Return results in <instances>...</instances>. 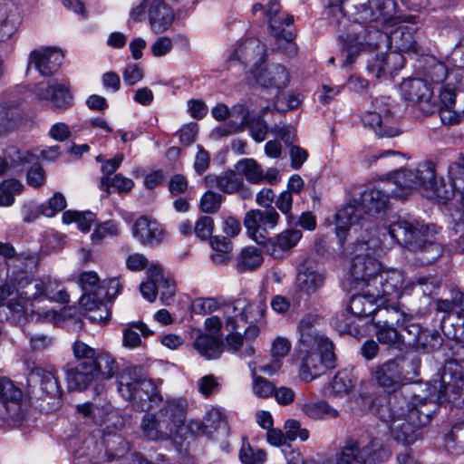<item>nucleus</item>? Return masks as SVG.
<instances>
[{
	"label": "nucleus",
	"instance_id": "nucleus-1",
	"mask_svg": "<svg viewBox=\"0 0 464 464\" xmlns=\"http://www.w3.org/2000/svg\"><path fill=\"white\" fill-rule=\"evenodd\" d=\"M428 397L415 396L409 405L408 418L420 428L428 425L439 405L450 402L457 408L464 407V375L455 362H447L442 372H438L428 383Z\"/></svg>",
	"mask_w": 464,
	"mask_h": 464
},
{
	"label": "nucleus",
	"instance_id": "nucleus-2",
	"mask_svg": "<svg viewBox=\"0 0 464 464\" xmlns=\"http://www.w3.org/2000/svg\"><path fill=\"white\" fill-rule=\"evenodd\" d=\"M188 409L185 397H167L158 411L142 416L140 424L142 436L150 441H167L203 431V422L188 420Z\"/></svg>",
	"mask_w": 464,
	"mask_h": 464
},
{
	"label": "nucleus",
	"instance_id": "nucleus-3",
	"mask_svg": "<svg viewBox=\"0 0 464 464\" xmlns=\"http://www.w3.org/2000/svg\"><path fill=\"white\" fill-rule=\"evenodd\" d=\"M387 28L381 24H350L345 37L339 35L342 55L344 57L343 66L353 63L362 51H376L377 53L367 65L368 72L375 78H381L387 71L392 70L389 66L387 54L390 38Z\"/></svg>",
	"mask_w": 464,
	"mask_h": 464
},
{
	"label": "nucleus",
	"instance_id": "nucleus-4",
	"mask_svg": "<svg viewBox=\"0 0 464 464\" xmlns=\"http://www.w3.org/2000/svg\"><path fill=\"white\" fill-rule=\"evenodd\" d=\"M437 233V227L433 224L399 219L392 223L387 229L384 228L382 236H390L397 243L414 252L422 265H430L436 262L444 251L442 245L433 238Z\"/></svg>",
	"mask_w": 464,
	"mask_h": 464
},
{
	"label": "nucleus",
	"instance_id": "nucleus-5",
	"mask_svg": "<svg viewBox=\"0 0 464 464\" xmlns=\"http://www.w3.org/2000/svg\"><path fill=\"white\" fill-rule=\"evenodd\" d=\"M392 197L390 188L381 185L366 188L360 197V200L353 199L340 208L335 214L336 237L341 247L344 246L346 237L351 228L365 214L373 216L385 211L389 199Z\"/></svg>",
	"mask_w": 464,
	"mask_h": 464
},
{
	"label": "nucleus",
	"instance_id": "nucleus-6",
	"mask_svg": "<svg viewBox=\"0 0 464 464\" xmlns=\"http://www.w3.org/2000/svg\"><path fill=\"white\" fill-rule=\"evenodd\" d=\"M384 187L390 188L392 196L394 198H404L416 188L430 190L434 196L446 200L453 197V191L446 188L444 180L442 179L440 181L437 180L435 165L430 160L420 163L415 169L395 171L384 182Z\"/></svg>",
	"mask_w": 464,
	"mask_h": 464
},
{
	"label": "nucleus",
	"instance_id": "nucleus-7",
	"mask_svg": "<svg viewBox=\"0 0 464 464\" xmlns=\"http://www.w3.org/2000/svg\"><path fill=\"white\" fill-rule=\"evenodd\" d=\"M118 392L136 411L152 413L160 409L165 400L153 380L147 378L140 367H129L122 371L118 380Z\"/></svg>",
	"mask_w": 464,
	"mask_h": 464
},
{
	"label": "nucleus",
	"instance_id": "nucleus-8",
	"mask_svg": "<svg viewBox=\"0 0 464 464\" xmlns=\"http://www.w3.org/2000/svg\"><path fill=\"white\" fill-rule=\"evenodd\" d=\"M397 7L395 0H346L332 8L335 16L339 13L345 18L340 22V25L345 28L348 21H352V24H381L388 27V24L401 18Z\"/></svg>",
	"mask_w": 464,
	"mask_h": 464
},
{
	"label": "nucleus",
	"instance_id": "nucleus-9",
	"mask_svg": "<svg viewBox=\"0 0 464 464\" xmlns=\"http://www.w3.org/2000/svg\"><path fill=\"white\" fill-rule=\"evenodd\" d=\"M398 275H388L383 278L373 280L369 286H359L362 294L354 295L349 303L350 312L357 317H372L374 325H379L378 302L384 304L391 297L398 296L401 293Z\"/></svg>",
	"mask_w": 464,
	"mask_h": 464
},
{
	"label": "nucleus",
	"instance_id": "nucleus-10",
	"mask_svg": "<svg viewBox=\"0 0 464 464\" xmlns=\"http://www.w3.org/2000/svg\"><path fill=\"white\" fill-rule=\"evenodd\" d=\"M401 17L394 22L392 24H388V27L398 24V26L390 31L389 38V50L393 49L394 52L388 55L389 63L394 62L395 66L392 69H401L403 67V57L401 54L402 52H412L419 53L421 52L420 44L419 26L417 25L415 16L401 15ZM391 66V64H389Z\"/></svg>",
	"mask_w": 464,
	"mask_h": 464
},
{
	"label": "nucleus",
	"instance_id": "nucleus-11",
	"mask_svg": "<svg viewBox=\"0 0 464 464\" xmlns=\"http://www.w3.org/2000/svg\"><path fill=\"white\" fill-rule=\"evenodd\" d=\"M276 194L272 188H264L256 195V203L265 208L264 210L251 209L244 218V226L248 237L256 243L265 242L267 227L274 228L279 220V214L272 203L275 202Z\"/></svg>",
	"mask_w": 464,
	"mask_h": 464
},
{
	"label": "nucleus",
	"instance_id": "nucleus-12",
	"mask_svg": "<svg viewBox=\"0 0 464 464\" xmlns=\"http://www.w3.org/2000/svg\"><path fill=\"white\" fill-rule=\"evenodd\" d=\"M392 104L388 97L374 98L361 115L364 128L372 130L379 138H394L401 134L398 120L392 111Z\"/></svg>",
	"mask_w": 464,
	"mask_h": 464
},
{
	"label": "nucleus",
	"instance_id": "nucleus-13",
	"mask_svg": "<svg viewBox=\"0 0 464 464\" xmlns=\"http://www.w3.org/2000/svg\"><path fill=\"white\" fill-rule=\"evenodd\" d=\"M381 449L380 440L368 431L350 437L337 454L336 464H372Z\"/></svg>",
	"mask_w": 464,
	"mask_h": 464
},
{
	"label": "nucleus",
	"instance_id": "nucleus-14",
	"mask_svg": "<svg viewBox=\"0 0 464 464\" xmlns=\"http://www.w3.org/2000/svg\"><path fill=\"white\" fill-rule=\"evenodd\" d=\"M27 408L22 390L7 377L0 376V426L20 424Z\"/></svg>",
	"mask_w": 464,
	"mask_h": 464
},
{
	"label": "nucleus",
	"instance_id": "nucleus-15",
	"mask_svg": "<svg viewBox=\"0 0 464 464\" xmlns=\"http://www.w3.org/2000/svg\"><path fill=\"white\" fill-rule=\"evenodd\" d=\"M398 275L401 278L399 289L404 284V276L399 270L381 271L380 262L373 256L367 254L356 253L351 266V276L356 286H369L370 283L385 276Z\"/></svg>",
	"mask_w": 464,
	"mask_h": 464
},
{
	"label": "nucleus",
	"instance_id": "nucleus-16",
	"mask_svg": "<svg viewBox=\"0 0 464 464\" xmlns=\"http://www.w3.org/2000/svg\"><path fill=\"white\" fill-rule=\"evenodd\" d=\"M40 256L36 252L30 250L16 254L6 262L7 282L2 286L0 297L5 300L11 297L14 293L15 282L21 277L28 276V273L38 266Z\"/></svg>",
	"mask_w": 464,
	"mask_h": 464
},
{
	"label": "nucleus",
	"instance_id": "nucleus-17",
	"mask_svg": "<svg viewBox=\"0 0 464 464\" xmlns=\"http://www.w3.org/2000/svg\"><path fill=\"white\" fill-rule=\"evenodd\" d=\"M81 368H90L95 376L104 380L112 378L119 370L114 357L105 350H72Z\"/></svg>",
	"mask_w": 464,
	"mask_h": 464
},
{
	"label": "nucleus",
	"instance_id": "nucleus-18",
	"mask_svg": "<svg viewBox=\"0 0 464 464\" xmlns=\"http://www.w3.org/2000/svg\"><path fill=\"white\" fill-rule=\"evenodd\" d=\"M298 356L302 359L300 376L305 382H310L327 369L335 367L334 350H299Z\"/></svg>",
	"mask_w": 464,
	"mask_h": 464
},
{
	"label": "nucleus",
	"instance_id": "nucleus-19",
	"mask_svg": "<svg viewBox=\"0 0 464 464\" xmlns=\"http://www.w3.org/2000/svg\"><path fill=\"white\" fill-rule=\"evenodd\" d=\"M401 91L404 100L419 104L424 114L435 112L436 100L430 85L419 78L404 80L401 84Z\"/></svg>",
	"mask_w": 464,
	"mask_h": 464
},
{
	"label": "nucleus",
	"instance_id": "nucleus-20",
	"mask_svg": "<svg viewBox=\"0 0 464 464\" xmlns=\"http://www.w3.org/2000/svg\"><path fill=\"white\" fill-rule=\"evenodd\" d=\"M324 281V269L315 261L306 259L299 265L295 285L301 293L311 296L323 287Z\"/></svg>",
	"mask_w": 464,
	"mask_h": 464
},
{
	"label": "nucleus",
	"instance_id": "nucleus-21",
	"mask_svg": "<svg viewBox=\"0 0 464 464\" xmlns=\"http://www.w3.org/2000/svg\"><path fill=\"white\" fill-rule=\"evenodd\" d=\"M317 318L314 315L304 316L297 324L298 343L306 348H334L329 336L315 327Z\"/></svg>",
	"mask_w": 464,
	"mask_h": 464
},
{
	"label": "nucleus",
	"instance_id": "nucleus-22",
	"mask_svg": "<svg viewBox=\"0 0 464 464\" xmlns=\"http://www.w3.org/2000/svg\"><path fill=\"white\" fill-rule=\"evenodd\" d=\"M386 409L378 410L379 417L382 420L390 423L392 437L398 442L404 445H411L420 438V430L421 429L415 421H411L408 415L403 417H387L382 413Z\"/></svg>",
	"mask_w": 464,
	"mask_h": 464
},
{
	"label": "nucleus",
	"instance_id": "nucleus-23",
	"mask_svg": "<svg viewBox=\"0 0 464 464\" xmlns=\"http://www.w3.org/2000/svg\"><path fill=\"white\" fill-rule=\"evenodd\" d=\"M37 96L41 100L49 101L51 107L56 111H64L73 105V98L69 85L51 80L45 87L39 86Z\"/></svg>",
	"mask_w": 464,
	"mask_h": 464
},
{
	"label": "nucleus",
	"instance_id": "nucleus-24",
	"mask_svg": "<svg viewBox=\"0 0 464 464\" xmlns=\"http://www.w3.org/2000/svg\"><path fill=\"white\" fill-rule=\"evenodd\" d=\"M280 8L278 0H269L265 14L268 17L271 34L276 38H282L290 43L295 38V34L290 29L294 22V16L289 14L281 13Z\"/></svg>",
	"mask_w": 464,
	"mask_h": 464
},
{
	"label": "nucleus",
	"instance_id": "nucleus-25",
	"mask_svg": "<svg viewBox=\"0 0 464 464\" xmlns=\"http://www.w3.org/2000/svg\"><path fill=\"white\" fill-rule=\"evenodd\" d=\"M63 55L56 48L33 50L29 55V63H33L42 76L54 74L63 63Z\"/></svg>",
	"mask_w": 464,
	"mask_h": 464
},
{
	"label": "nucleus",
	"instance_id": "nucleus-26",
	"mask_svg": "<svg viewBox=\"0 0 464 464\" xmlns=\"http://www.w3.org/2000/svg\"><path fill=\"white\" fill-rule=\"evenodd\" d=\"M121 285L118 278H111L103 281L102 285L96 289L92 295H82L80 298V304L88 311L100 310L105 302H111L120 294Z\"/></svg>",
	"mask_w": 464,
	"mask_h": 464
},
{
	"label": "nucleus",
	"instance_id": "nucleus-27",
	"mask_svg": "<svg viewBox=\"0 0 464 464\" xmlns=\"http://www.w3.org/2000/svg\"><path fill=\"white\" fill-rule=\"evenodd\" d=\"M133 237L144 246H157L164 239V230L157 220L140 217L132 226Z\"/></svg>",
	"mask_w": 464,
	"mask_h": 464
},
{
	"label": "nucleus",
	"instance_id": "nucleus-28",
	"mask_svg": "<svg viewBox=\"0 0 464 464\" xmlns=\"http://www.w3.org/2000/svg\"><path fill=\"white\" fill-rule=\"evenodd\" d=\"M267 234L266 235V237ZM302 237V231L299 229H286L273 238L265 239L266 251L274 258H283L296 246Z\"/></svg>",
	"mask_w": 464,
	"mask_h": 464
},
{
	"label": "nucleus",
	"instance_id": "nucleus-29",
	"mask_svg": "<svg viewBox=\"0 0 464 464\" xmlns=\"http://www.w3.org/2000/svg\"><path fill=\"white\" fill-rule=\"evenodd\" d=\"M266 45L258 39L249 38L237 44L229 56V62L239 61L242 63H262L266 56Z\"/></svg>",
	"mask_w": 464,
	"mask_h": 464
},
{
	"label": "nucleus",
	"instance_id": "nucleus-30",
	"mask_svg": "<svg viewBox=\"0 0 464 464\" xmlns=\"http://www.w3.org/2000/svg\"><path fill=\"white\" fill-rule=\"evenodd\" d=\"M150 28L155 34L167 31L174 21L172 8L163 0H152L148 9Z\"/></svg>",
	"mask_w": 464,
	"mask_h": 464
},
{
	"label": "nucleus",
	"instance_id": "nucleus-31",
	"mask_svg": "<svg viewBox=\"0 0 464 464\" xmlns=\"http://www.w3.org/2000/svg\"><path fill=\"white\" fill-rule=\"evenodd\" d=\"M204 327L206 333L197 331L194 348H221L223 344L221 319L217 315L208 317L204 322Z\"/></svg>",
	"mask_w": 464,
	"mask_h": 464
},
{
	"label": "nucleus",
	"instance_id": "nucleus-32",
	"mask_svg": "<svg viewBox=\"0 0 464 464\" xmlns=\"http://www.w3.org/2000/svg\"><path fill=\"white\" fill-rule=\"evenodd\" d=\"M35 160V154L29 150H22L14 146L7 147L4 151V158L0 157V176L7 170L13 174L22 173L25 163Z\"/></svg>",
	"mask_w": 464,
	"mask_h": 464
},
{
	"label": "nucleus",
	"instance_id": "nucleus-33",
	"mask_svg": "<svg viewBox=\"0 0 464 464\" xmlns=\"http://www.w3.org/2000/svg\"><path fill=\"white\" fill-rule=\"evenodd\" d=\"M30 382L38 383L43 393L52 398L60 397L62 395V389L59 385L56 372L53 369L46 370L40 366H28Z\"/></svg>",
	"mask_w": 464,
	"mask_h": 464
},
{
	"label": "nucleus",
	"instance_id": "nucleus-34",
	"mask_svg": "<svg viewBox=\"0 0 464 464\" xmlns=\"http://www.w3.org/2000/svg\"><path fill=\"white\" fill-rule=\"evenodd\" d=\"M380 235L381 232L377 227L367 226L364 235H361V237L353 243L352 249L348 252L352 260L355 257L357 252L374 256L376 249L381 247L382 242Z\"/></svg>",
	"mask_w": 464,
	"mask_h": 464
},
{
	"label": "nucleus",
	"instance_id": "nucleus-35",
	"mask_svg": "<svg viewBox=\"0 0 464 464\" xmlns=\"http://www.w3.org/2000/svg\"><path fill=\"white\" fill-rule=\"evenodd\" d=\"M19 23V11L12 1L0 3V43L8 40Z\"/></svg>",
	"mask_w": 464,
	"mask_h": 464
},
{
	"label": "nucleus",
	"instance_id": "nucleus-36",
	"mask_svg": "<svg viewBox=\"0 0 464 464\" xmlns=\"http://www.w3.org/2000/svg\"><path fill=\"white\" fill-rule=\"evenodd\" d=\"M204 181L208 188H217L224 193L233 194L243 186V179L234 170H227L222 175L218 176L208 174L204 178Z\"/></svg>",
	"mask_w": 464,
	"mask_h": 464
},
{
	"label": "nucleus",
	"instance_id": "nucleus-37",
	"mask_svg": "<svg viewBox=\"0 0 464 464\" xmlns=\"http://www.w3.org/2000/svg\"><path fill=\"white\" fill-rule=\"evenodd\" d=\"M384 304L378 302L379 310V325L392 326L398 325L405 316H413L420 314V309H409L408 311L401 310L397 304Z\"/></svg>",
	"mask_w": 464,
	"mask_h": 464
},
{
	"label": "nucleus",
	"instance_id": "nucleus-38",
	"mask_svg": "<svg viewBox=\"0 0 464 464\" xmlns=\"http://www.w3.org/2000/svg\"><path fill=\"white\" fill-rule=\"evenodd\" d=\"M76 411L83 418L96 425L104 424L112 412V405L106 400L103 402H84L76 406Z\"/></svg>",
	"mask_w": 464,
	"mask_h": 464
},
{
	"label": "nucleus",
	"instance_id": "nucleus-39",
	"mask_svg": "<svg viewBox=\"0 0 464 464\" xmlns=\"http://www.w3.org/2000/svg\"><path fill=\"white\" fill-rule=\"evenodd\" d=\"M147 275L151 280L156 281L157 293L160 292V300L163 304L169 305L176 294V285L174 281L164 276L160 266L152 264L148 267Z\"/></svg>",
	"mask_w": 464,
	"mask_h": 464
},
{
	"label": "nucleus",
	"instance_id": "nucleus-40",
	"mask_svg": "<svg viewBox=\"0 0 464 464\" xmlns=\"http://www.w3.org/2000/svg\"><path fill=\"white\" fill-rule=\"evenodd\" d=\"M256 82L264 87L285 88L289 82V75L281 64H274L265 72L256 75Z\"/></svg>",
	"mask_w": 464,
	"mask_h": 464
},
{
	"label": "nucleus",
	"instance_id": "nucleus-41",
	"mask_svg": "<svg viewBox=\"0 0 464 464\" xmlns=\"http://www.w3.org/2000/svg\"><path fill=\"white\" fill-rule=\"evenodd\" d=\"M376 380L379 385L387 389H395L403 382L399 362L395 359L388 361L376 371Z\"/></svg>",
	"mask_w": 464,
	"mask_h": 464
},
{
	"label": "nucleus",
	"instance_id": "nucleus-42",
	"mask_svg": "<svg viewBox=\"0 0 464 464\" xmlns=\"http://www.w3.org/2000/svg\"><path fill=\"white\" fill-rule=\"evenodd\" d=\"M44 282L42 279H31L29 276L21 277L15 282L14 293L21 300L31 301L43 296Z\"/></svg>",
	"mask_w": 464,
	"mask_h": 464
},
{
	"label": "nucleus",
	"instance_id": "nucleus-43",
	"mask_svg": "<svg viewBox=\"0 0 464 464\" xmlns=\"http://www.w3.org/2000/svg\"><path fill=\"white\" fill-rule=\"evenodd\" d=\"M301 411L314 420L335 419L339 416L338 411L325 401L304 403Z\"/></svg>",
	"mask_w": 464,
	"mask_h": 464
},
{
	"label": "nucleus",
	"instance_id": "nucleus-44",
	"mask_svg": "<svg viewBox=\"0 0 464 464\" xmlns=\"http://www.w3.org/2000/svg\"><path fill=\"white\" fill-rule=\"evenodd\" d=\"M95 375L90 368H81L80 361L73 369L68 371L67 382L69 390L84 391L93 381Z\"/></svg>",
	"mask_w": 464,
	"mask_h": 464
},
{
	"label": "nucleus",
	"instance_id": "nucleus-45",
	"mask_svg": "<svg viewBox=\"0 0 464 464\" xmlns=\"http://www.w3.org/2000/svg\"><path fill=\"white\" fill-rule=\"evenodd\" d=\"M263 263L261 252L255 246L244 248L237 258L236 269L243 274L258 268Z\"/></svg>",
	"mask_w": 464,
	"mask_h": 464
},
{
	"label": "nucleus",
	"instance_id": "nucleus-46",
	"mask_svg": "<svg viewBox=\"0 0 464 464\" xmlns=\"http://www.w3.org/2000/svg\"><path fill=\"white\" fill-rule=\"evenodd\" d=\"M439 287V279L434 276L429 275L417 277L415 280L405 285L404 287L402 286L401 291L408 292L414 290L418 295L421 294L426 297H430L437 294Z\"/></svg>",
	"mask_w": 464,
	"mask_h": 464
},
{
	"label": "nucleus",
	"instance_id": "nucleus-47",
	"mask_svg": "<svg viewBox=\"0 0 464 464\" xmlns=\"http://www.w3.org/2000/svg\"><path fill=\"white\" fill-rule=\"evenodd\" d=\"M123 345L129 347H137L140 345H146L142 343L141 337L147 338L152 334V332L142 322L131 323L127 325L123 331Z\"/></svg>",
	"mask_w": 464,
	"mask_h": 464
},
{
	"label": "nucleus",
	"instance_id": "nucleus-48",
	"mask_svg": "<svg viewBox=\"0 0 464 464\" xmlns=\"http://www.w3.org/2000/svg\"><path fill=\"white\" fill-rule=\"evenodd\" d=\"M237 174L244 176L246 180L253 184L262 183L263 169L254 159H242L235 166Z\"/></svg>",
	"mask_w": 464,
	"mask_h": 464
},
{
	"label": "nucleus",
	"instance_id": "nucleus-49",
	"mask_svg": "<svg viewBox=\"0 0 464 464\" xmlns=\"http://www.w3.org/2000/svg\"><path fill=\"white\" fill-rule=\"evenodd\" d=\"M395 360L399 362V369L401 371L403 381L412 379L418 375L420 360L414 350H407L403 356L397 357Z\"/></svg>",
	"mask_w": 464,
	"mask_h": 464
},
{
	"label": "nucleus",
	"instance_id": "nucleus-50",
	"mask_svg": "<svg viewBox=\"0 0 464 464\" xmlns=\"http://www.w3.org/2000/svg\"><path fill=\"white\" fill-rule=\"evenodd\" d=\"M24 314V301L11 298L0 303V320L15 321Z\"/></svg>",
	"mask_w": 464,
	"mask_h": 464
},
{
	"label": "nucleus",
	"instance_id": "nucleus-51",
	"mask_svg": "<svg viewBox=\"0 0 464 464\" xmlns=\"http://www.w3.org/2000/svg\"><path fill=\"white\" fill-rule=\"evenodd\" d=\"M95 219V216L91 211H75V210H67L63 214V221L66 224H70L72 222H76L78 227L82 232H88L91 229V227Z\"/></svg>",
	"mask_w": 464,
	"mask_h": 464
},
{
	"label": "nucleus",
	"instance_id": "nucleus-52",
	"mask_svg": "<svg viewBox=\"0 0 464 464\" xmlns=\"http://www.w3.org/2000/svg\"><path fill=\"white\" fill-rule=\"evenodd\" d=\"M24 186L17 179H5L0 184V206L9 207L14 202V195L19 194Z\"/></svg>",
	"mask_w": 464,
	"mask_h": 464
},
{
	"label": "nucleus",
	"instance_id": "nucleus-53",
	"mask_svg": "<svg viewBox=\"0 0 464 464\" xmlns=\"http://www.w3.org/2000/svg\"><path fill=\"white\" fill-rule=\"evenodd\" d=\"M354 385L355 379L345 370L338 372L331 383L332 392L338 396L347 394Z\"/></svg>",
	"mask_w": 464,
	"mask_h": 464
},
{
	"label": "nucleus",
	"instance_id": "nucleus-54",
	"mask_svg": "<svg viewBox=\"0 0 464 464\" xmlns=\"http://www.w3.org/2000/svg\"><path fill=\"white\" fill-rule=\"evenodd\" d=\"M66 208V199L61 192H56L48 200L46 204L41 205V213L43 216L52 218L58 212L63 211Z\"/></svg>",
	"mask_w": 464,
	"mask_h": 464
},
{
	"label": "nucleus",
	"instance_id": "nucleus-55",
	"mask_svg": "<svg viewBox=\"0 0 464 464\" xmlns=\"http://www.w3.org/2000/svg\"><path fill=\"white\" fill-rule=\"evenodd\" d=\"M101 182L103 187H106L107 192L110 187L115 188L119 192H129L134 186L132 179L121 174H116L113 178L102 177Z\"/></svg>",
	"mask_w": 464,
	"mask_h": 464
},
{
	"label": "nucleus",
	"instance_id": "nucleus-56",
	"mask_svg": "<svg viewBox=\"0 0 464 464\" xmlns=\"http://www.w3.org/2000/svg\"><path fill=\"white\" fill-rule=\"evenodd\" d=\"M38 157L31 163H25L24 167L30 165L26 174L27 184L34 188H39L45 182V172L43 167L37 162Z\"/></svg>",
	"mask_w": 464,
	"mask_h": 464
},
{
	"label": "nucleus",
	"instance_id": "nucleus-57",
	"mask_svg": "<svg viewBox=\"0 0 464 464\" xmlns=\"http://www.w3.org/2000/svg\"><path fill=\"white\" fill-rule=\"evenodd\" d=\"M259 334V329L256 325H249L245 330L244 335L240 333H230L227 334L226 340L227 344L232 348H238L244 344V340H251L256 338Z\"/></svg>",
	"mask_w": 464,
	"mask_h": 464
},
{
	"label": "nucleus",
	"instance_id": "nucleus-58",
	"mask_svg": "<svg viewBox=\"0 0 464 464\" xmlns=\"http://www.w3.org/2000/svg\"><path fill=\"white\" fill-rule=\"evenodd\" d=\"M223 197L212 190L207 191L200 199V209L204 213L214 214L220 208Z\"/></svg>",
	"mask_w": 464,
	"mask_h": 464
},
{
	"label": "nucleus",
	"instance_id": "nucleus-59",
	"mask_svg": "<svg viewBox=\"0 0 464 464\" xmlns=\"http://www.w3.org/2000/svg\"><path fill=\"white\" fill-rule=\"evenodd\" d=\"M443 339L438 331L425 330L417 337L416 348H440Z\"/></svg>",
	"mask_w": 464,
	"mask_h": 464
},
{
	"label": "nucleus",
	"instance_id": "nucleus-60",
	"mask_svg": "<svg viewBox=\"0 0 464 464\" xmlns=\"http://www.w3.org/2000/svg\"><path fill=\"white\" fill-rule=\"evenodd\" d=\"M446 443L450 448L459 452L464 451V422L453 425L450 432L446 436Z\"/></svg>",
	"mask_w": 464,
	"mask_h": 464
},
{
	"label": "nucleus",
	"instance_id": "nucleus-61",
	"mask_svg": "<svg viewBox=\"0 0 464 464\" xmlns=\"http://www.w3.org/2000/svg\"><path fill=\"white\" fill-rule=\"evenodd\" d=\"M79 284L83 291L82 295H92L102 285L98 275L92 271L82 272L79 276Z\"/></svg>",
	"mask_w": 464,
	"mask_h": 464
},
{
	"label": "nucleus",
	"instance_id": "nucleus-62",
	"mask_svg": "<svg viewBox=\"0 0 464 464\" xmlns=\"http://www.w3.org/2000/svg\"><path fill=\"white\" fill-rule=\"evenodd\" d=\"M376 328V337L380 343L388 345L400 343L401 335L395 327L381 325Z\"/></svg>",
	"mask_w": 464,
	"mask_h": 464
},
{
	"label": "nucleus",
	"instance_id": "nucleus-63",
	"mask_svg": "<svg viewBox=\"0 0 464 464\" xmlns=\"http://www.w3.org/2000/svg\"><path fill=\"white\" fill-rule=\"evenodd\" d=\"M253 392L260 398H268L274 394L275 386L272 382L264 377L256 376V372H253Z\"/></svg>",
	"mask_w": 464,
	"mask_h": 464
},
{
	"label": "nucleus",
	"instance_id": "nucleus-64",
	"mask_svg": "<svg viewBox=\"0 0 464 464\" xmlns=\"http://www.w3.org/2000/svg\"><path fill=\"white\" fill-rule=\"evenodd\" d=\"M220 304L217 298H197L192 303V310L198 314H207L218 310Z\"/></svg>",
	"mask_w": 464,
	"mask_h": 464
}]
</instances>
